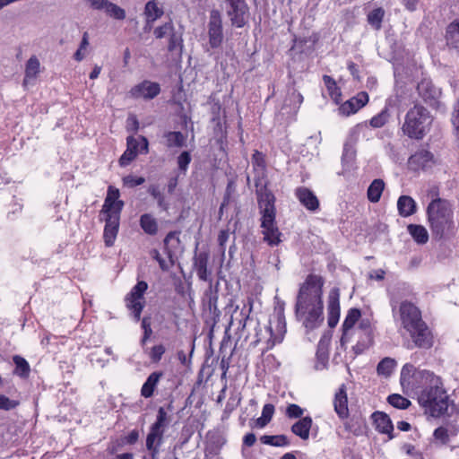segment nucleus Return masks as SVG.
<instances>
[{
  "instance_id": "obj_9",
  "label": "nucleus",
  "mask_w": 459,
  "mask_h": 459,
  "mask_svg": "<svg viewBox=\"0 0 459 459\" xmlns=\"http://www.w3.org/2000/svg\"><path fill=\"white\" fill-rule=\"evenodd\" d=\"M405 333L409 336V341L405 343L407 349L429 350L434 346V333L425 321Z\"/></svg>"
},
{
  "instance_id": "obj_43",
  "label": "nucleus",
  "mask_w": 459,
  "mask_h": 459,
  "mask_svg": "<svg viewBox=\"0 0 459 459\" xmlns=\"http://www.w3.org/2000/svg\"><path fill=\"white\" fill-rule=\"evenodd\" d=\"M13 360L16 367L15 373L22 377H27L30 373V365L27 360L19 355L13 356Z\"/></svg>"
},
{
  "instance_id": "obj_49",
  "label": "nucleus",
  "mask_w": 459,
  "mask_h": 459,
  "mask_svg": "<svg viewBox=\"0 0 459 459\" xmlns=\"http://www.w3.org/2000/svg\"><path fill=\"white\" fill-rule=\"evenodd\" d=\"M192 160V157L189 152H182L177 158L178 167L180 171L186 173L188 166Z\"/></svg>"
},
{
  "instance_id": "obj_20",
  "label": "nucleus",
  "mask_w": 459,
  "mask_h": 459,
  "mask_svg": "<svg viewBox=\"0 0 459 459\" xmlns=\"http://www.w3.org/2000/svg\"><path fill=\"white\" fill-rule=\"evenodd\" d=\"M252 167L255 172V185L256 187L262 185V180L266 176V163L264 160V155L259 152L255 151L252 155Z\"/></svg>"
},
{
  "instance_id": "obj_4",
  "label": "nucleus",
  "mask_w": 459,
  "mask_h": 459,
  "mask_svg": "<svg viewBox=\"0 0 459 459\" xmlns=\"http://www.w3.org/2000/svg\"><path fill=\"white\" fill-rule=\"evenodd\" d=\"M427 215L433 234L438 238L450 233L455 228L452 205L446 200H432L428 205Z\"/></svg>"
},
{
  "instance_id": "obj_12",
  "label": "nucleus",
  "mask_w": 459,
  "mask_h": 459,
  "mask_svg": "<svg viewBox=\"0 0 459 459\" xmlns=\"http://www.w3.org/2000/svg\"><path fill=\"white\" fill-rule=\"evenodd\" d=\"M268 332L270 333L271 335L268 341L270 348L282 342L284 334L286 333V321L283 311H278L276 315L273 316V319L270 321Z\"/></svg>"
},
{
  "instance_id": "obj_26",
  "label": "nucleus",
  "mask_w": 459,
  "mask_h": 459,
  "mask_svg": "<svg viewBox=\"0 0 459 459\" xmlns=\"http://www.w3.org/2000/svg\"><path fill=\"white\" fill-rule=\"evenodd\" d=\"M433 159V155L427 150H420L409 158V164L413 169L428 168Z\"/></svg>"
},
{
  "instance_id": "obj_33",
  "label": "nucleus",
  "mask_w": 459,
  "mask_h": 459,
  "mask_svg": "<svg viewBox=\"0 0 459 459\" xmlns=\"http://www.w3.org/2000/svg\"><path fill=\"white\" fill-rule=\"evenodd\" d=\"M140 226L148 235L153 236L158 232L157 220L150 213H144L140 217Z\"/></svg>"
},
{
  "instance_id": "obj_51",
  "label": "nucleus",
  "mask_w": 459,
  "mask_h": 459,
  "mask_svg": "<svg viewBox=\"0 0 459 459\" xmlns=\"http://www.w3.org/2000/svg\"><path fill=\"white\" fill-rule=\"evenodd\" d=\"M174 30V26L171 22H166L163 25L154 30V35L157 39H162L166 35L170 34Z\"/></svg>"
},
{
  "instance_id": "obj_17",
  "label": "nucleus",
  "mask_w": 459,
  "mask_h": 459,
  "mask_svg": "<svg viewBox=\"0 0 459 459\" xmlns=\"http://www.w3.org/2000/svg\"><path fill=\"white\" fill-rule=\"evenodd\" d=\"M340 290L337 288H333L330 290L328 296V325L334 327L340 317Z\"/></svg>"
},
{
  "instance_id": "obj_5",
  "label": "nucleus",
  "mask_w": 459,
  "mask_h": 459,
  "mask_svg": "<svg viewBox=\"0 0 459 459\" xmlns=\"http://www.w3.org/2000/svg\"><path fill=\"white\" fill-rule=\"evenodd\" d=\"M432 122L430 112L422 105L415 104L405 114L402 131L411 139L421 140L429 132Z\"/></svg>"
},
{
  "instance_id": "obj_41",
  "label": "nucleus",
  "mask_w": 459,
  "mask_h": 459,
  "mask_svg": "<svg viewBox=\"0 0 459 459\" xmlns=\"http://www.w3.org/2000/svg\"><path fill=\"white\" fill-rule=\"evenodd\" d=\"M395 367L396 361L392 358L386 357L378 363L377 370L379 375L389 377Z\"/></svg>"
},
{
  "instance_id": "obj_10",
  "label": "nucleus",
  "mask_w": 459,
  "mask_h": 459,
  "mask_svg": "<svg viewBox=\"0 0 459 459\" xmlns=\"http://www.w3.org/2000/svg\"><path fill=\"white\" fill-rule=\"evenodd\" d=\"M147 289V282L139 281L125 298L126 306L131 311L135 321L140 320L141 313L145 306L144 293Z\"/></svg>"
},
{
  "instance_id": "obj_59",
  "label": "nucleus",
  "mask_w": 459,
  "mask_h": 459,
  "mask_svg": "<svg viewBox=\"0 0 459 459\" xmlns=\"http://www.w3.org/2000/svg\"><path fill=\"white\" fill-rule=\"evenodd\" d=\"M85 4L91 8L97 11H105L108 6V0H84Z\"/></svg>"
},
{
  "instance_id": "obj_32",
  "label": "nucleus",
  "mask_w": 459,
  "mask_h": 459,
  "mask_svg": "<svg viewBox=\"0 0 459 459\" xmlns=\"http://www.w3.org/2000/svg\"><path fill=\"white\" fill-rule=\"evenodd\" d=\"M126 147L135 152L138 155L140 152L147 153L149 151V143L146 137L139 136L135 138L134 136H128L126 138Z\"/></svg>"
},
{
  "instance_id": "obj_7",
  "label": "nucleus",
  "mask_w": 459,
  "mask_h": 459,
  "mask_svg": "<svg viewBox=\"0 0 459 459\" xmlns=\"http://www.w3.org/2000/svg\"><path fill=\"white\" fill-rule=\"evenodd\" d=\"M433 375V372L427 369H418L411 363L404 364L400 374V384L403 393L406 394L415 393L419 385L427 383Z\"/></svg>"
},
{
  "instance_id": "obj_21",
  "label": "nucleus",
  "mask_w": 459,
  "mask_h": 459,
  "mask_svg": "<svg viewBox=\"0 0 459 459\" xmlns=\"http://www.w3.org/2000/svg\"><path fill=\"white\" fill-rule=\"evenodd\" d=\"M372 419L378 432L386 434L389 439L394 438V426L390 417L386 413L382 411H375L372 414Z\"/></svg>"
},
{
  "instance_id": "obj_37",
  "label": "nucleus",
  "mask_w": 459,
  "mask_h": 459,
  "mask_svg": "<svg viewBox=\"0 0 459 459\" xmlns=\"http://www.w3.org/2000/svg\"><path fill=\"white\" fill-rule=\"evenodd\" d=\"M360 316H361L360 310L358 308H351L348 311V314H347V316L344 319V322L342 324L343 333H342V341L344 339L348 331L351 330L354 326L356 322L359 319Z\"/></svg>"
},
{
  "instance_id": "obj_39",
  "label": "nucleus",
  "mask_w": 459,
  "mask_h": 459,
  "mask_svg": "<svg viewBox=\"0 0 459 459\" xmlns=\"http://www.w3.org/2000/svg\"><path fill=\"white\" fill-rule=\"evenodd\" d=\"M260 440L264 445L273 446H286L289 445L288 437L284 435L268 436L264 435L260 437Z\"/></svg>"
},
{
  "instance_id": "obj_18",
  "label": "nucleus",
  "mask_w": 459,
  "mask_h": 459,
  "mask_svg": "<svg viewBox=\"0 0 459 459\" xmlns=\"http://www.w3.org/2000/svg\"><path fill=\"white\" fill-rule=\"evenodd\" d=\"M333 407L340 420H343L349 417L348 396L344 385H342L334 394Z\"/></svg>"
},
{
  "instance_id": "obj_35",
  "label": "nucleus",
  "mask_w": 459,
  "mask_h": 459,
  "mask_svg": "<svg viewBox=\"0 0 459 459\" xmlns=\"http://www.w3.org/2000/svg\"><path fill=\"white\" fill-rule=\"evenodd\" d=\"M408 232L418 244H426L429 240V233L422 225L410 224Z\"/></svg>"
},
{
  "instance_id": "obj_28",
  "label": "nucleus",
  "mask_w": 459,
  "mask_h": 459,
  "mask_svg": "<svg viewBox=\"0 0 459 459\" xmlns=\"http://www.w3.org/2000/svg\"><path fill=\"white\" fill-rule=\"evenodd\" d=\"M163 138L168 148H182L186 146L187 136L179 131L165 132Z\"/></svg>"
},
{
  "instance_id": "obj_16",
  "label": "nucleus",
  "mask_w": 459,
  "mask_h": 459,
  "mask_svg": "<svg viewBox=\"0 0 459 459\" xmlns=\"http://www.w3.org/2000/svg\"><path fill=\"white\" fill-rule=\"evenodd\" d=\"M368 102V95L365 91L358 93L355 97L348 100L338 108L339 115L349 117L358 112Z\"/></svg>"
},
{
  "instance_id": "obj_50",
  "label": "nucleus",
  "mask_w": 459,
  "mask_h": 459,
  "mask_svg": "<svg viewBox=\"0 0 459 459\" xmlns=\"http://www.w3.org/2000/svg\"><path fill=\"white\" fill-rule=\"evenodd\" d=\"M388 117L387 110H383L370 119V126L375 128L382 127L387 122Z\"/></svg>"
},
{
  "instance_id": "obj_55",
  "label": "nucleus",
  "mask_w": 459,
  "mask_h": 459,
  "mask_svg": "<svg viewBox=\"0 0 459 459\" xmlns=\"http://www.w3.org/2000/svg\"><path fill=\"white\" fill-rule=\"evenodd\" d=\"M145 181L143 177H135L133 175H128L123 178V183L125 186L128 187H134L136 186H140L143 184Z\"/></svg>"
},
{
  "instance_id": "obj_38",
  "label": "nucleus",
  "mask_w": 459,
  "mask_h": 459,
  "mask_svg": "<svg viewBox=\"0 0 459 459\" xmlns=\"http://www.w3.org/2000/svg\"><path fill=\"white\" fill-rule=\"evenodd\" d=\"M356 139L352 137V135L350 136V138L346 141L343 147V153H342V162L343 163H350L355 159L356 151L354 148Z\"/></svg>"
},
{
  "instance_id": "obj_14",
  "label": "nucleus",
  "mask_w": 459,
  "mask_h": 459,
  "mask_svg": "<svg viewBox=\"0 0 459 459\" xmlns=\"http://www.w3.org/2000/svg\"><path fill=\"white\" fill-rule=\"evenodd\" d=\"M229 4L227 13L233 26L241 28L246 23L247 5L245 0H226Z\"/></svg>"
},
{
  "instance_id": "obj_29",
  "label": "nucleus",
  "mask_w": 459,
  "mask_h": 459,
  "mask_svg": "<svg viewBox=\"0 0 459 459\" xmlns=\"http://www.w3.org/2000/svg\"><path fill=\"white\" fill-rule=\"evenodd\" d=\"M417 208L416 202L409 195H401L397 201V209L399 214L403 217H408L415 213Z\"/></svg>"
},
{
  "instance_id": "obj_53",
  "label": "nucleus",
  "mask_w": 459,
  "mask_h": 459,
  "mask_svg": "<svg viewBox=\"0 0 459 459\" xmlns=\"http://www.w3.org/2000/svg\"><path fill=\"white\" fill-rule=\"evenodd\" d=\"M433 436L436 440L439 441L443 445L446 444L450 440V436L448 435L446 429L443 426L436 429Z\"/></svg>"
},
{
  "instance_id": "obj_61",
  "label": "nucleus",
  "mask_w": 459,
  "mask_h": 459,
  "mask_svg": "<svg viewBox=\"0 0 459 459\" xmlns=\"http://www.w3.org/2000/svg\"><path fill=\"white\" fill-rule=\"evenodd\" d=\"M274 414V406L271 403H267L263 407L262 410V417L271 421L273 416Z\"/></svg>"
},
{
  "instance_id": "obj_45",
  "label": "nucleus",
  "mask_w": 459,
  "mask_h": 459,
  "mask_svg": "<svg viewBox=\"0 0 459 459\" xmlns=\"http://www.w3.org/2000/svg\"><path fill=\"white\" fill-rule=\"evenodd\" d=\"M387 401L392 406L401 410L407 409L411 405L410 400L398 394L389 395Z\"/></svg>"
},
{
  "instance_id": "obj_27",
  "label": "nucleus",
  "mask_w": 459,
  "mask_h": 459,
  "mask_svg": "<svg viewBox=\"0 0 459 459\" xmlns=\"http://www.w3.org/2000/svg\"><path fill=\"white\" fill-rule=\"evenodd\" d=\"M163 434L150 429V432L146 437V447L148 451L151 453L152 459H158V455L160 453V446L162 443Z\"/></svg>"
},
{
  "instance_id": "obj_40",
  "label": "nucleus",
  "mask_w": 459,
  "mask_h": 459,
  "mask_svg": "<svg viewBox=\"0 0 459 459\" xmlns=\"http://www.w3.org/2000/svg\"><path fill=\"white\" fill-rule=\"evenodd\" d=\"M169 424L168 413L163 407H160L157 413L156 421L151 429L164 434L165 428Z\"/></svg>"
},
{
  "instance_id": "obj_2",
  "label": "nucleus",
  "mask_w": 459,
  "mask_h": 459,
  "mask_svg": "<svg viewBox=\"0 0 459 459\" xmlns=\"http://www.w3.org/2000/svg\"><path fill=\"white\" fill-rule=\"evenodd\" d=\"M422 385L418 393V403L425 413L435 418L446 414L453 401L449 398L442 378L434 374Z\"/></svg>"
},
{
  "instance_id": "obj_36",
  "label": "nucleus",
  "mask_w": 459,
  "mask_h": 459,
  "mask_svg": "<svg viewBox=\"0 0 459 459\" xmlns=\"http://www.w3.org/2000/svg\"><path fill=\"white\" fill-rule=\"evenodd\" d=\"M323 81L327 89L328 94L331 99L338 104L341 100L342 91L341 89L337 86L336 82L333 78L329 75H324Z\"/></svg>"
},
{
  "instance_id": "obj_13",
  "label": "nucleus",
  "mask_w": 459,
  "mask_h": 459,
  "mask_svg": "<svg viewBox=\"0 0 459 459\" xmlns=\"http://www.w3.org/2000/svg\"><path fill=\"white\" fill-rule=\"evenodd\" d=\"M419 96L429 106L438 107V99L441 91L437 88L433 82L427 78H423L417 86Z\"/></svg>"
},
{
  "instance_id": "obj_30",
  "label": "nucleus",
  "mask_w": 459,
  "mask_h": 459,
  "mask_svg": "<svg viewBox=\"0 0 459 459\" xmlns=\"http://www.w3.org/2000/svg\"><path fill=\"white\" fill-rule=\"evenodd\" d=\"M312 426V419L309 416L303 417L291 427V431L303 440L309 437V431Z\"/></svg>"
},
{
  "instance_id": "obj_63",
  "label": "nucleus",
  "mask_w": 459,
  "mask_h": 459,
  "mask_svg": "<svg viewBox=\"0 0 459 459\" xmlns=\"http://www.w3.org/2000/svg\"><path fill=\"white\" fill-rule=\"evenodd\" d=\"M148 193L156 200L160 199V196L163 195V194L160 192V188L156 185H152L148 188Z\"/></svg>"
},
{
  "instance_id": "obj_31",
  "label": "nucleus",
  "mask_w": 459,
  "mask_h": 459,
  "mask_svg": "<svg viewBox=\"0 0 459 459\" xmlns=\"http://www.w3.org/2000/svg\"><path fill=\"white\" fill-rule=\"evenodd\" d=\"M162 377L161 372H152L146 379L141 389V395L144 398H150L153 395L160 379Z\"/></svg>"
},
{
  "instance_id": "obj_48",
  "label": "nucleus",
  "mask_w": 459,
  "mask_h": 459,
  "mask_svg": "<svg viewBox=\"0 0 459 459\" xmlns=\"http://www.w3.org/2000/svg\"><path fill=\"white\" fill-rule=\"evenodd\" d=\"M152 256L155 259L162 271H169L175 264V261L172 258L164 259L161 257L160 252L156 249L152 251Z\"/></svg>"
},
{
  "instance_id": "obj_22",
  "label": "nucleus",
  "mask_w": 459,
  "mask_h": 459,
  "mask_svg": "<svg viewBox=\"0 0 459 459\" xmlns=\"http://www.w3.org/2000/svg\"><path fill=\"white\" fill-rule=\"evenodd\" d=\"M164 12L161 7L158 6V3L154 0L149 1L145 4L143 14L145 16L146 24L145 30H150L155 21L163 15Z\"/></svg>"
},
{
  "instance_id": "obj_57",
  "label": "nucleus",
  "mask_w": 459,
  "mask_h": 459,
  "mask_svg": "<svg viewBox=\"0 0 459 459\" xmlns=\"http://www.w3.org/2000/svg\"><path fill=\"white\" fill-rule=\"evenodd\" d=\"M165 353V347L162 344L155 345L152 348L150 358L153 362H159Z\"/></svg>"
},
{
  "instance_id": "obj_6",
  "label": "nucleus",
  "mask_w": 459,
  "mask_h": 459,
  "mask_svg": "<svg viewBox=\"0 0 459 459\" xmlns=\"http://www.w3.org/2000/svg\"><path fill=\"white\" fill-rule=\"evenodd\" d=\"M275 198L271 193H264L258 198L260 208L261 228L264 235V240L271 247L278 246L281 239L276 221V210L274 206Z\"/></svg>"
},
{
  "instance_id": "obj_8",
  "label": "nucleus",
  "mask_w": 459,
  "mask_h": 459,
  "mask_svg": "<svg viewBox=\"0 0 459 459\" xmlns=\"http://www.w3.org/2000/svg\"><path fill=\"white\" fill-rule=\"evenodd\" d=\"M395 320L400 324V333L402 336H404V333L408 332L411 328L419 325L424 320L422 319L421 311L413 303L409 301H403L398 308Z\"/></svg>"
},
{
  "instance_id": "obj_19",
  "label": "nucleus",
  "mask_w": 459,
  "mask_h": 459,
  "mask_svg": "<svg viewBox=\"0 0 459 459\" xmlns=\"http://www.w3.org/2000/svg\"><path fill=\"white\" fill-rule=\"evenodd\" d=\"M295 195L308 211L315 212L319 208V201L310 189L304 186L298 187Z\"/></svg>"
},
{
  "instance_id": "obj_24",
  "label": "nucleus",
  "mask_w": 459,
  "mask_h": 459,
  "mask_svg": "<svg viewBox=\"0 0 459 459\" xmlns=\"http://www.w3.org/2000/svg\"><path fill=\"white\" fill-rule=\"evenodd\" d=\"M40 72V63L36 56H32L29 58L25 65V74L22 82V85L27 87L36 80L37 76Z\"/></svg>"
},
{
  "instance_id": "obj_15",
  "label": "nucleus",
  "mask_w": 459,
  "mask_h": 459,
  "mask_svg": "<svg viewBox=\"0 0 459 459\" xmlns=\"http://www.w3.org/2000/svg\"><path fill=\"white\" fill-rule=\"evenodd\" d=\"M160 92V84L157 82L143 81L134 86L129 94L134 99L143 98L144 100H152Z\"/></svg>"
},
{
  "instance_id": "obj_44",
  "label": "nucleus",
  "mask_w": 459,
  "mask_h": 459,
  "mask_svg": "<svg viewBox=\"0 0 459 459\" xmlns=\"http://www.w3.org/2000/svg\"><path fill=\"white\" fill-rule=\"evenodd\" d=\"M446 41L449 46L459 48V30L453 23H450L446 29Z\"/></svg>"
},
{
  "instance_id": "obj_58",
  "label": "nucleus",
  "mask_w": 459,
  "mask_h": 459,
  "mask_svg": "<svg viewBox=\"0 0 459 459\" xmlns=\"http://www.w3.org/2000/svg\"><path fill=\"white\" fill-rule=\"evenodd\" d=\"M18 402L9 399L7 396L0 394V409L10 411L18 405Z\"/></svg>"
},
{
  "instance_id": "obj_60",
  "label": "nucleus",
  "mask_w": 459,
  "mask_h": 459,
  "mask_svg": "<svg viewBox=\"0 0 459 459\" xmlns=\"http://www.w3.org/2000/svg\"><path fill=\"white\" fill-rule=\"evenodd\" d=\"M182 39L179 36L175 33H170L169 42L168 48L169 51H174L178 47L181 46Z\"/></svg>"
},
{
  "instance_id": "obj_25",
  "label": "nucleus",
  "mask_w": 459,
  "mask_h": 459,
  "mask_svg": "<svg viewBox=\"0 0 459 459\" xmlns=\"http://www.w3.org/2000/svg\"><path fill=\"white\" fill-rule=\"evenodd\" d=\"M179 234L178 231H170L164 238V252L169 258H172L174 261H176V254L180 248Z\"/></svg>"
},
{
  "instance_id": "obj_56",
  "label": "nucleus",
  "mask_w": 459,
  "mask_h": 459,
  "mask_svg": "<svg viewBox=\"0 0 459 459\" xmlns=\"http://www.w3.org/2000/svg\"><path fill=\"white\" fill-rule=\"evenodd\" d=\"M303 409L299 405L295 403L290 404L286 409V415L289 418H300L303 415Z\"/></svg>"
},
{
  "instance_id": "obj_34",
  "label": "nucleus",
  "mask_w": 459,
  "mask_h": 459,
  "mask_svg": "<svg viewBox=\"0 0 459 459\" xmlns=\"http://www.w3.org/2000/svg\"><path fill=\"white\" fill-rule=\"evenodd\" d=\"M385 188V182L382 179H374L368 188V198L371 203H377Z\"/></svg>"
},
{
  "instance_id": "obj_1",
  "label": "nucleus",
  "mask_w": 459,
  "mask_h": 459,
  "mask_svg": "<svg viewBox=\"0 0 459 459\" xmlns=\"http://www.w3.org/2000/svg\"><path fill=\"white\" fill-rule=\"evenodd\" d=\"M323 285L324 279L316 274H309L300 286L295 305L296 316L303 321L307 329L318 327L323 317Z\"/></svg>"
},
{
  "instance_id": "obj_46",
  "label": "nucleus",
  "mask_w": 459,
  "mask_h": 459,
  "mask_svg": "<svg viewBox=\"0 0 459 459\" xmlns=\"http://www.w3.org/2000/svg\"><path fill=\"white\" fill-rule=\"evenodd\" d=\"M89 45H90L89 34H88V32H84L83 35H82L80 46H79L78 49L76 50V52L74 55V58L77 62H81L82 60H83V58L86 56Z\"/></svg>"
},
{
  "instance_id": "obj_3",
  "label": "nucleus",
  "mask_w": 459,
  "mask_h": 459,
  "mask_svg": "<svg viewBox=\"0 0 459 459\" xmlns=\"http://www.w3.org/2000/svg\"><path fill=\"white\" fill-rule=\"evenodd\" d=\"M119 190L109 186L100 213L105 220L103 238L107 247H112L116 240L120 221V213L124 207V202L119 200Z\"/></svg>"
},
{
  "instance_id": "obj_62",
  "label": "nucleus",
  "mask_w": 459,
  "mask_h": 459,
  "mask_svg": "<svg viewBox=\"0 0 459 459\" xmlns=\"http://www.w3.org/2000/svg\"><path fill=\"white\" fill-rule=\"evenodd\" d=\"M139 128V122L135 116L132 115L127 118V129L136 132Z\"/></svg>"
},
{
  "instance_id": "obj_23",
  "label": "nucleus",
  "mask_w": 459,
  "mask_h": 459,
  "mask_svg": "<svg viewBox=\"0 0 459 459\" xmlns=\"http://www.w3.org/2000/svg\"><path fill=\"white\" fill-rule=\"evenodd\" d=\"M209 254L207 252H201L199 254H195L194 256V268L197 273L198 278L204 281H211L207 268Z\"/></svg>"
},
{
  "instance_id": "obj_11",
  "label": "nucleus",
  "mask_w": 459,
  "mask_h": 459,
  "mask_svg": "<svg viewBox=\"0 0 459 459\" xmlns=\"http://www.w3.org/2000/svg\"><path fill=\"white\" fill-rule=\"evenodd\" d=\"M209 44L211 48H219L223 39L222 22L219 11L212 10L210 13L208 23Z\"/></svg>"
},
{
  "instance_id": "obj_47",
  "label": "nucleus",
  "mask_w": 459,
  "mask_h": 459,
  "mask_svg": "<svg viewBox=\"0 0 459 459\" xmlns=\"http://www.w3.org/2000/svg\"><path fill=\"white\" fill-rule=\"evenodd\" d=\"M104 12L107 15L117 20H124L126 18L125 10L111 2H108V6Z\"/></svg>"
},
{
  "instance_id": "obj_52",
  "label": "nucleus",
  "mask_w": 459,
  "mask_h": 459,
  "mask_svg": "<svg viewBox=\"0 0 459 459\" xmlns=\"http://www.w3.org/2000/svg\"><path fill=\"white\" fill-rule=\"evenodd\" d=\"M142 328L143 329V336L142 338V344L144 345L146 341L150 338L152 333V330L151 327V317L144 316L142 319Z\"/></svg>"
},
{
  "instance_id": "obj_42",
  "label": "nucleus",
  "mask_w": 459,
  "mask_h": 459,
  "mask_svg": "<svg viewBox=\"0 0 459 459\" xmlns=\"http://www.w3.org/2000/svg\"><path fill=\"white\" fill-rule=\"evenodd\" d=\"M384 15H385V11L383 8H381V7L376 8L368 14V22L376 30H379L381 28V23H382Z\"/></svg>"
},
{
  "instance_id": "obj_54",
  "label": "nucleus",
  "mask_w": 459,
  "mask_h": 459,
  "mask_svg": "<svg viewBox=\"0 0 459 459\" xmlns=\"http://www.w3.org/2000/svg\"><path fill=\"white\" fill-rule=\"evenodd\" d=\"M137 154H135L134 151H132L128 147H126V150L122 154V156L119 159V164L122 167L127 166L131 161H133L136 158Z\"/></svg>"
},
{
  "instance_id": "obj_64",
  "label": "nucleus",
  "mask_w": 459,
  "mask_h": 459,
  "mask_svg": "<svg viewBox=\"0 0 459 459\" xmlns=\"http://www.w3.org/2000/svg\"><path fill=\"white\" fill-rule=\"evenodd\" d=\"M446 429L450 437H455L459 432V427L456 424L449 423L444 426Z\"/></svg>"
}]
</instances>
